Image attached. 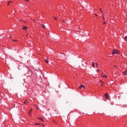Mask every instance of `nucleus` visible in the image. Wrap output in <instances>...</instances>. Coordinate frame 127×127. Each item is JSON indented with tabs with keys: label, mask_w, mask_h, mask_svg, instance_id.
<instances>
[{
	"label": "nucleus",
	"mask_w": 127,
	"mask_h": 127,
	"mask_svg": "<svg viewBox=\"0 0 127 127\" xmlns=\"http://www.w3.org/2000/svg\"><path fill=\"white\" fill-rule=\"evenodd\" d=\"M116 54H120V52L118 50L114 49L112 52V55H115Z\"/></svg>",
	"instance_id": "obj_1"
},
{
	"label": "nucleus",
	"mask_w": 127,
	"mask_h": 127,
	"mask_svg": "<svg viewBox=\"0 0 127 127\" xmlns=\"http://www.w3.org/2000/svg\"><path fill=\"white\" fill-rule=\"evenodd\" d=\"M85 89V86H84L83 85L81 84L79 86L78 89Z\"/></svg>",
	"instance_id": "obj_2"
},
{
	"label": "nucleus",
	"mask_w": 127,
	"mask_h": 127,
	"mask_svg": "<svg viewBox=\"0 0 127 127\" xmlns=\"http://www.w3.org/2000/svg\"><path fill=\"white\" fill-rule=\"evenodd\" d=\"M105 99H109V93H106L105 94Z\"/></svg>",
	"instance_id": "obj_3"
},
{
	"label": "nucleus",
	"mask_w": 127,
	"mask_h": 127,
	"mask_svg": "<svg viewBox=\"0 0 127 127\" xmlns=\"http://www.w3.org/2000/svg\"><path fill=\"white\" fill-rule=\"evenodd\" d=\"M22 27V29H24V30H26L27 29V27L25 26H23Z\"/></svg>",
	"instance_id": "obj_4"
},
{
	"label": "nucleus",
	"mask_w": 127,
	"mask_h": 127,
	"mask_svg": "<svg viewBox=\"0 0 127 127\" xmlns=\"http://www.w3.org/2000/svg\"><path fill=\"white\" fill-rule=\"evenodd\" d=\"M31 112H32V109H31L29 112H28V114H29V116H31Z\"/></svg>",
	"instance_id": "obj_5"
},
{
	"label": "nucleus",
	"mask_w": 127,
	"mask_h": 127,
	"mask_svg": "<svg viewBox=\"0 0 127 127\" xmlns=\"http://www.w3.org/2000/svg\"><path fill=\"white\" fill-rule=\"evenodd\" d=\"M40 25H41V27H42L43 28H45V25H44V24H40Z\"/></svg>",
	"instance_id": "obj_6"
},
{
	"label": "nucleus",
	"mask_w": 127,
	"mask_h": 127,
	"mask_svg": "<svg viewBox=\"0 0 127 127\" xmlns=\"http://www.w3.org/2000/svg\"><path fill=\"white\" fill-rule=\"evenodd\" d=\"M101 77H102L103 78H108V76L106 75H101Z\"/></svg>",
	"instance_id": "obj_7"
},
{
	"label": "nucleus",
	"mask_w": 127,
	"mask_h": 127,
	"mask_svg": "<svg viewBox=\"0 0 127 127\" xmlns=\"http://www.w3.org/2000/svg\"><path fill=\"white\" fill-rule=\"evenodd\" d=\"M123 74L124 75H127V70L124 71Z\"/></svg>",
	"instance_id": "obj_8"
},
{
	"label": "nucleus",
	"mask_w": 127,
	"mask_h": 127,
	"mask_svg": "<svg viewBox=\"0 0 127 127\" xmlns=\"http://www.w3.org/2000/svg\"><path fill=\"white\" fill-rule=\"evenodd\" d=\"M100 83H101L102 84H100V86H103V84H104V82H103V81L100 80Z\"/></svg>",
	"instance_id": "obj_9"
},
{
	"label": "nucleus",
	"mask_w": 127,
	"mask_h": 127,
	"mask_svg": "<svg viewBox=\"0 0 127 127\" xmlns=\"http://www.w3.org/2000/svg\"><path fill=\"white\" fill-rule=\"evenodd\" d=\"M12 3V1H8V3H7V5H10V4H9V3Z\"/></svg>",
	"instance_id": "obj_10"
},
{
	"label": "nucleus",
	"mask_w": 127,
	"mask_h": 127,
	"mask_svg": "<svg viewBox=\"0 0 127 127\" xmlns=\"http://www.w3.org/2000/svg\"><path fill=\"white\" fill-rule=\"evenodd\" d=\"M38 119H39V120H40V121H42V122H44V121H43V119L42 118H39V117H38Z\"/></svg>",
	"instance_id": "obj_11"
},
{
	"label": "nucleus",
	"mask_w": 127,
	"mask_h": 127,
	"mask_svg": "<svg viewBox=\"0 0 127 127\" xmlns=\"http://www.w3.org/2000/svg\"><path fill=\"white\" fill-rule=\"evenodd\" d=\"M92 67H93V68L95 67V63H94L93 62L92 63Z\"/></svg>",
	"instance_id": "obj_12"
},
{
	"label": "nucleus",
	"mask_w": 127,
	"mask_h": 127,
	"mask_svg": "<svg viewBox=\"0 0 127 127\" xmlns=\"http://www.w3.org/2000/svg\"><path fill=\"white\" fill-rule=\"evenodd\" d=\"M45 62H46V63H47L48 64V63H49V62H48V61H47V60H45Z\"/></svg>",
	"instance_id": "obj_13"
},
{
	"label": "nucleus",
	"mask_w": 127,
	"mask_h": 127,
	"mask_svg": "<svg viewBox=\"0 0 127 127\" xmlns=\"http://www.w3.org/2000/svg\"><path fill=\"white\" fill-rule=\"evenodd\" d=\"M12 41H13L14 42H16V41H17V40H12Z\"/></svg>",
	"instance_id": "obj_14"
},
{
	"label": "nucleus",
	"mask_w": 127,
	"mask_h": 127,
	"mask_svg": "<svg viewBox=\"0 0 127 127\" xmlns=\"http://www.w3.org/2000/svg\"><path fill=\"white\" fill-rule=\"evenodd\" d=\"M125 40H126V41H127V36L125 37Z\"/></svg>",
	"instance_id": "obj_15"
},
{
	"label": "nucleus",
	"mask_w": 127,
	"mask_h": 127,
	"mask_svg": "<svg viewBox=\"0 0 127 127\" xmlns=\"http://www.w3.org/2000/svg\"><path fill=\"white\" fill-rule=\"evenodd\" d=\"M27 103H28V101H25L24 102V104H26Z\"/></svg>",
	"instance_id": "obj_16"
},
{
	"label": "nucleus",
	"mask_w": 127,
	"mask_h": 127,
	"mask_svg": "<svg viewBox=\"0 0 127 127\" xmlns=\"http://www.w3.org/2000/svg\"><path fill=\"white\" fill-rule=\"evenodd\" d=\"M53 18H54V19L56 20V18L55 17H53Z\"/></svg>",
	"instance_id": "obj_17"
},
{
	"label": "nucleus",
	"mask_w": 127,
	"mask_h": 127,
	"mask_svg": "<svg viewBox=\"0 0 127 127\" xmlns=\"http://www.w3.org/2000/svg\"><path fill=\"white\" fill-rule=\"evenodd\" d=\"M96 67H98V64L96 63Z\"/></svg>",
	"instance_id": "obj_18"
},
{
	"label": "nucleus",
	"mask_w": 127,
	"mask_h": 127,
	"mask_svg": "<svg viewBox=\"0 0 127 127\" xmlns=\"http://www.w3.org/2000/svg\"><path fill=\"white\" fill-rule=\"evenodd\" d=\"M35 126H37L38 125V124L36 123V124H35Z\"/></svg>",
	"instance_id": "obj_19"
},
{
	"label": "nucleus",
	"mask_w": 127,
	"mask_h": 127,
	"mask_svg": "<svg viewBox=\"0 0 127 127\" xmlns=\"http://www.w3.org/2000/svg\"><path fill=\"white\" fill-rule=\"evenodd\" d=\"M25 1H28L29 0H24Z\"/></svg>",
	"instance_id": "obj_20"
},
{
	"label": "nucleus",
	"mask_w": 127,
	"mask_h": 127,
	"mask_svg": "<svg viewBox=\"0 0 127 127\" xmlns=\"http://www.w3.org/2000/svg\"><path fill=\"white\" fill-rule=\"evenodd\" d=\"M103 23L104 24H106V22H104Z\"/></svg>",
	"instance_id": "obj_21"
},
{
	"label": "nucleus",
	"mask_w": 127,
	"mask_h": 127,
	"mask_svg": "<svg viewBox=\"0 0 127 127\" xmlns=\"http://www.w3.org/2000/svg\"><path fill=\"white\" fill-rule=\"evenodd\" d=\"M96 16H98V15L97 14H95Z\"/></svg>",
	"instance_id": "obj_22"
},
{
	"label": "nucleus",
	"mask_w": 127,
	"mask_h": 127,
	"mask_svg": "<svg viewBox=\"0 0 127 127\" xmlns=\"http://www.w3.org/2000/svg\"><path fill=\"white\" fill-rule=\"evenodd\" d=\"M101 12H103V10H101Z\"/></svg>",
	"instance_id": "obj_23"
},
{
	"label": "nucleus",
	"mask_w": 127,
	"mask_h": 127,
	"mask_svg": "<svg viewBox=\"0 0 127 127\" xmlns=\"http://www.w3.org/2000/svg\"><path fill=\"white\" fill-rule=\"evenodd\" d=\"M41 125V124H39H39H38V125Z\"/></svg>",
	"instance_id": "obj_24"
},
{
	"label": "nucleus",
	"mask_w": 127,
	"mask_h": 127,
	"mask_svg": "<svg viewBox=\"0 0 127 127\" xmlns=\"http://www.w3.org/2000/svg\"><path fill=\"white\" fill-rule=\"evenodd\" d=\"M100 11H101V10H102V9H101V8H100Z\"/></svg>",
	"instance_id": "obj_25"
},
{
	"label": "nucleus",
	"mask_w": 127,
	"mask_h": 127,
	"mask_svg": "<svg viewBox=\"0 0 127 127\" xmlns=\"http://www.w3.org/2000/svg\"><path fill=\"white\" fill-rule=\"evenodd\" d=\"M37 109L38 110V107H37Z\"/></svg>",
	"instance_id": "obj_26"
},
{
	"label": "nucleus",
	"mask_w": 127,
	"mask_h": 127,
	"mask_svg": "<svg viewBox=\"0 0 127 127\" xmlns=\"http://www.w3.org/2000/svg\"><path fill=\"white\" fill-rule=\"evenodd\" d=\"M42 126H43V127H44V125H42Z\"/></svg>",
	"instance_id": "obj_27"
},
{
	"label": "nucleus",
	"mask_w": 127,
	"mask_h": 127,
	"mask_svg": "<svg viewBox=\"0 0 127 127\" xmlns=\"http://www.w3.org/2000/svg\"><path fill=\"white\" fill-rule=\"evenodd\" d=\"M102 18H104V16H103V17H102Z\"/></svg>",
	"instance_id": "obj_28"
},
{
	"label": "nucleus",
	"mask_w": 127,
	"mask_h": 127,
	"mask_svg": "<svg viewBox=\"0 0 127 127\" xmlns=\"http://www.w3.org/2000/svg\"><path fill=\"white\" fill-rule=\"evenodd\" d=\"M20 21H22V20H20Z\"/></svg>",
	"instance_id": "obj_29"
},
{
	"label": "nucleus",
	"mask_w": 127,
	"mask_h": 127,
	"mask_svg": "<svg viewBox=\"0 0 127 127\" xmlns=\"http://www.w3.org/2000/svg\"><path fill=\"white\" fill-rule=\"evenodd\" d=\"M115 67H116L117 68H118V67H117L116 66H115Z\"/></svg>",
	"instance_id": "obj_30"
},
{
	"label": "nucleus",
	"mask_w": 127,
	"mask_h": 127,
	"mask_svg": "<svg viewBox=\"0 0 127 127\" xmlns=\"http://www.w3.org/2000/svg\"><path fill=\"white\" fill-rule=\"evenodd\" d=\"M115 67H116L117 68H118V67H117L116 66H115Z\"/></svg>",
	"instance_id": "obj_31"
}]
</instances>
